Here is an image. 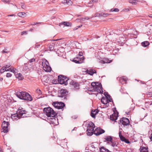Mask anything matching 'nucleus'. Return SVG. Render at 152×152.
Segmentation results:
<instances>
[{
	"label": "nucleus",
	"instance_id": "obj_1",
	"mask_svg": "<svg viewBox=\"0 0 152 152\" xmlns=\"http://www.w3.org/2000/svg\"><path fill=\"white\" fill-rule=\"evenodd\" d=\"M26 111L18 109L16 113L12 114L11 118L14 121H17L21 118L26 117Z\"/></svg>",
	"mask_w": 152,
	"mask_h": 152
},
{
	"label": "nucleus",
	"instance_id": "obj_2",
	"mask_svg": "<svg viewBox=\"0 0 152 152\" xmlns=\"http://www.w3.org/2000/svg\"><path fill=\"white\" fill-rule=\"evenodd\" d=\"M43 111L44 113L48 117H53V118H50L52 120L51 121L52 123L54 122V121L56 120L54 117L56 115V113L54 110L51 107H48L44 108Z\"/></svg>",
	"mask_w": 152,
	"mask_h": 152
},
{
	"label": "nucleus",
	"instance_id": "obj_3",
	"mask_svg": "<svg viewBox=\"0 0 152 152\" xmlns=\"http://www.w3.org/2000/svg\"><path fill=\"white\" fill-rule=\"evenodd\" d=\"M17 96L20 99L31 101L32 100L31 95L23 91H18L16 93Z\"/></svg>",
	"mask_w": 152,
	"mask_h": 152
},
{
	"label": "nucleus",
	"instance_id": "obj_4",
	"mask_svg": "<svg viewBox=\"0 0 152 152\" xmlns=\"http://www.w3.org/2000/svg\"><path fill=\"white\" fill-rule=\"evenodd\" d=\"M95 127L94 124L92 122H90L88 124L86 131V134L87 135L90 136L93 134Z\"/></svg>",
	"mask_w": 152,
	"mask_h": 152
},
{
	"label": "nucleus",
	"instance_id": "obj_5",
	"mask_svg": "<svg viewBox=\"0 0 152 152\" xmlns=\"http://www.w3.org/2000/svg\"><path fill=\"white\" fill-rule=\"evenodd\" d=\"M42 68L45 72H50L51 69V67L49 65V63L46 59L42 60Z\"/></svg>",
	"mask_w": 152,
	"mask_h": 152
},
{
	"label": "nucleus",
	"instance_id": "obj_6",
	"mask_svg": "<svg viewBox=\"0 0 152 152\" xmlns=\"http://www.w3.org/2000/svg\"><path fill=\"white\" fill-rule=\"evenodd\" d=\"M68 92L66 89H62L60 90L58 93V96L62 98L63 99H66Z\"/></svg>",
	"mask_w": 152,
	"mask_h": 152
},
{
	"label": "nucleus",
	"instance_id": "obj_7",
	"mask_svg": "<svg viewBox=\"0 0 152 152\" xmlns=\"http://www.w3.org/2000/svg\"><path fill=\"white\" fill-rule=\"evenodd\" d=\"M58 80L59 83L60 84H64L66 85L68 79L66 77L60 75L58 76Z\"/></svg>",
	"mask_w": 152,
	"mask_h": 152
},
{
	"label": "nucleus",
	"instance_id": "obj_8",
	"mask_svg": "<svg viewBox=\"0 0 152 152\" xmlns=\"http://www.w3.org/2000/svg\"><path fill=\"white\" fill-rule=\"evenodd\" d=\"M53 105L54 107L58 109H62L65 106L64 103L61 102H54L53 103Z\"/></svg>",
	"mask_w": 152,
	"mask_h": 152
},
{
	"label": "nucleus",
	"instance_id": "obj_9",
	"mask_svg": "<svg viewBox=\"0 0 152 152\" xmlns=\"http://www.w3.org/2000/svg\"><path fill=\"white\" fill-rule=\"evenodd\" d=\"M9 125L8 122L4 121L2 123L1 127L2 128L1 132L4 133L7 132L8 131V126Z\"/></svg>",
	"mask_w": 152,
	"mask_h": 152
},
{
	"label": "nucleus",
	"instance_id": "obj_10",
	"mask_svg": "<svg viewBox=\"0 0 152 152\" xmlns=\"http://www.w3.org/2000/svg\"><path fill=\"white\" fill-rule=\"evenodd\" d=\"M84 60L83 57L77 56L72 60V61L77 64H81L83 62Z\"/></svg>",
	"mask_w": 152,
	"mask_h": 152
},
{
	"label": "nucleus",
	"instance_id": "obj_11",
	"mask_svg": "<svg viewBox=\"0 0 152 152\" xmlns=\"http://www.w3.org/2000/svg\"><path fill=\"white\" fill-rule=\"evenodd\" d=\"M98 85L97 86L96 88H94V91H96L98 93L102 94L103 93L102 90V87L101 84L97 83Z\"/></svg>",
	"mask_w": 152,
	"mask_h": 152
},
{
	"label": "nucleus",
	"instance_id": "obj_12",
	"mask_svg": "<svg viewBox=\"0 0 152 152\" xmlns=\"http://www.w3.org/2000/svg\"><path fill=\"white\" fill-rule=\"evenodd\" d=\"M120 122L124 126L129 125V121L128 119L126 118H123L120 120Z\"/></svg>",
	"mask_w": 152,
	"mask_h": 152
},
{
	"label": "nucleus",
	"instance_id": "obj_13",
	"mask_svg": "<svg viewBox=\"0 0 152 152\" xmlns=\"http://www.w3.org/2000/svg\"><path fill=\"white\" fill-rule=\"evenodd\" d=\"M117 79L121 84L126 83L127 78L126 77L123 76L121 77L117 78Z\"/></svg>",
	"mask_w": 152,
	"mask_h": 152
},
{
	"label": "nucleus",
	"instance_id": "obj_14",
	"mask_svg": "<svg viewBox=\"0 0 152 152\" xmlns=\"http://www.w3.org/2000/svg\"><path fill=\"white\" fill-rule=\"evenodd\" d=\"M119 136L120 138L121 141H124L125 142H126V143H129V141L128 140H127V139H126V138H125V137H123L121 134V132L120 131L119 132Z\"/></svg>",
	"mask_w": 152,
	"mask_h": 152
},
{
	"label": "nucleus",
	"instance_id": "obj_15",
	"mask_svg": "<svg viewBox=\"0 0 152 152\" xmlns=\"http://www.w3.org/2000/svg\"><path fill=\"white\" fill-rule=\"evenodd\" d=\"M118 117V115L114 113L110 115V119L112 121H115L117 119Z\"/></svg>",
	"mask_w": 152,
	"mask_h": 152
},
{
	"label": "nucleus",
	"instance_id": "obj_16",
	"mask_svg": "<svg viewBox=\"0 0 152 152\" xmlns=\"http://www.w3.org/2000/svg\"><path fill=\"white\" fill-rule=\"evenodd\" d=\"M86 72L87 73L91 75H92L94 73H96V71L93 69H90L89 70L87 69L86 70Z\"/></svg>",
	"mask_w": 152,
	"mask_h": 152
},
{
	"label": "nucleus",
	"instance_id": "obj_17",
	"mask_svg": "<svg viewBox=\"0 0 152 152\" xmlns=\"http://www.w3.org/2000/svg\"><path fill=\"white\" fill-rule=\"evenodd\" d=\"M61 2L65 5H70L72 1L70 0H61Z\"/></svg>",
	"mask_w": 152,
	"mask_h": 152
},
{
	"label": "nucleus",
	"instance_id": "obj_18",
	"mask_svg": "<svg viewBox=\"0 0 152 152\" xmlns=\"http://www.w3.org/2000/svg\"><path fill=\"white\" fill-rule=\"evenodd\" d=\"M99 112L98 110H94V111L92 110L91 112V115L93 118H95L96 115Z\"/></svg>",
	"mask_w": 152,
	"mask_h": 152
},
{
	"label": "nucleus",
	"instance_id": "obj_19",
	"mask_svg": "<svg viewBox=\"0 0 152 152\" xmlns=\"http://www.w3.org/2000/svg\"><path fill=\"white\" fill-rule=\"evenodd\" d=\"M104 139L105 140L104 141H107L109 142H112L113 140L112 137L111 136H106L105 137Z\"/></svg>",
	"mask_w": 152,
	"mask_h": 152
},
{
	"label": "nucleus",
	"instance_id": "obj_20",
	"mask_svg": "<svg viewBox=\"0 0 152 152\" xmlns=\"http://www.w3.org/2000/svg\"><path fill=\"white\" fill-rule=\"evenodd\" d=\"M63 25L65 26H72V23L70 22H64L62 23H60V26L61 25Z\"/></svg>",
	"mask_w": 152,
	"mask_h": 152
},
{
	"label": "nucleus",
	"instance_id": "obj_21",
	"mask_svg": "<svg viewBox=\"0 0 152 152\" xmlns=\"http://www.w3.org/2000/svg\"><path fill=\"white\" fill-rule=\"evenodd\" d=\"M101 102L104 104H107L109 102L108 101L107 99L105 97H103L101 100Z\"/></svg>",
	"mask_w": 152,
	"mask_h": 152
},
{
	"label": "nucleus",
	"instance_id": "obj_22",
	"mask_svg": "<svg viewBox=\"0 0 152 152\" xmlns=\"http://www.w3.org/2000/svg\"><path fill=\"white\" fill-rule=\"evenodd\" d=\"M72 83L73 86L76 89H78L79 88V85L78 83L73 82Z\"/></svg>",
	"mask_w": 152,
	"mask_h": 152
},
{
	"label": "nucleus",
	"instance_id": "obj_23",
	"mask_svg": "<svg viewBox=\"0 0 152 152\" xmlns=\"http://www.w3.org/2000/svg\"><path fill=\"white\" fill-rule=\"evenodd\" d=\"M100 149V152H112L103 147H101Z\"/></svg>",
	"mask_w": 152,
	"mask_h": 152
},
{
	"label": "nucleus",
	"instance_id": "obj_24",
	"mask_svg": "<svg viewBox=\"0 0 152 152\" xmlns=\"http://www.w3.org/2000/svg\"><path fill=\"white\" fill-rule=\"evenodd\" d=\"M142 46L143 47H146L149 45V43L147 41H145L141 43Z\"/></svg>",
	"mask_w": 152,
	"mask_h": 152
},
{
	"label": "nucleus",
	"instance_id": "obj_25",
	"mask_svg": "<svg viewBox=\"0 0 152 152\" xmlns=\"http://www.w3.org/2000/svg\"><path fill=\"white\" fill-rule=\"evenodd\" d=\"M104 132H105L104 130H103V129H100L99 131V132H95L94 134L96 135L97 136V135H99L100 134H102V133H103Z\"/></svg>",
	"mask_w": 152,
	"mask_h": 152
},
{
	"label": "nucleus",
	"instance_id": "obj_26",
	"mask_svg": "<svg viewBox=\"0 0 152 152\" xmlns=\"http://www.w3.org/2000/svg\"><path fill=\"white\" fill-rule=\"evenodd\" d=\"M15 70H17L15 69L14 68L11 67L10 68L7 69L6 70L7 71H10L12 72H13V73L15 72Z\"/></svg>",
	"mask_w": 152,
	"mask_h": 152
},
{
	"label": "nucleus",
	"instance_id": "obj_27",
	"mask_svg": "<svg viewBox=\"0 0 152 152\" xmlns=\"http://www.w3.org/2000/svg\"><path fill=\"white\" fill-rule=\"evenodd\" d=\"M140 152H148V148L144 147H141Z\"/></svg>",
	"mask_w": 152,
	"mask_h": 152
},
{
	"label": "nucleus",
	"instance_id": "obj_28",
	"mask_svg": "<svg viewBox=\"0 0 152 152\" xmlns=\"http://www.w3.org/2000/svg\"><path fill=\"white\" fill-rule=\"evenodd\" d=\"M100 62L102 63H110L111 62V61H110L108 59H105L104 60H101Z\"/></svg>",
	"mask_w": 152,
	"mask_h": 152
},
{
	"label": "nucleus",
	"instance_id": "obj_29",
	"mask_svg": "<svg viewBox=\"0 0 152 152\" xmlns=\"http://www.w3.org/2000/svg\"><path fill=\"white\" fill-rule=\"evenodd\" d=\"M25 15L26 13L24 12H20L18 13V16L21 17H23Z\"/></svg>",
	"mask_w": 152,
	"mask_h": 152
},
{
	"label": "nucleus",
	"instance_id": "obj_30",
	"mask_svg": "<svg viewBox=\"0 0 152 152\" xmlns=\"http://www.w3.org/2000/svg\"><path fill=\"white\" fill-rule=\"evenodd\" d=\"M119 40H120L118 42H119V43L121 44V45H122L124 43V39L123 37H121V39H119Z\"/></svg>",
	"mask_w": 152,
	"mask_h": 152
},
{
	"label": "nucleus",
	"instance_id": "obj_31",
	"mask_svg": "<svg viewBox=\"0 0 152 152\" xmlns=\"http://www.w3.org/2000/svg\"><path fill=\"white\" fill-rule=\"evenodd\" d=\"M49 48L50 49V50H52L54 48L53 47V43H52L51 44H50L49 45Z\"/></svg>",
	"mask_w": 152,
	"mask_h": 152
},
{
	"label": "nucleus",
	"instance_id": "obj_32",
	"mask_svg": "<svg viewBox=\"0 0 152 152\" xmlns=\"http://www.w3.org/2000/svg\"><path fill=\"white\" fill-rule=\"evenodd\" d=\"M119 11V10L117 8L111 9L110 11V12H118Z\"/></svg>",
	"mask_w": 152,
	"mask_h": 152
},
{
	"label": "nucleus",
	"instance_id": "obj_33",
	"mask_svg": "<svg viewBox=\"0 0 152 152\" xmlns=\"http://www.w3.org/2000/svg\"><path fill=\"white\" fill-rule=\"evenodd\" d=\"M129 3H132L133 4H137L136 0H128Z\"/></svg>",
	"mask_w": 152,
	"mask_h": 152
},
{
	"label": "nucleus",
	"instance_id": "obj_34",
	"mask_svg": "<svg viewBox=\"0 0 152 152\" xmlns=\"http://www.w3.org/2000/svg\"><path fill=\"white\" fill-rule=\"evenodd\" d=\"M17 77L20 80H22L23 78L22 74L20 73H18L17 75Z\"/></svg>",
	"mask_w": 152,
	"mask_h": 152
},
{
	"label": "nucleus",
	"instance_id": "obj_35",
	"mask_svg": "<svg viewBox=\"0 0 152 152\" xmlns=\"http://www.w3.org/2000/svg\"><path fill=\"white\" fill-rule=\"evenodd\" d=\"M97 83H96L95 82H93L91 83V85L93 87L95 88L98 85Z\"/></svg>",
	"mask_w": 152,
	"mask_h": 152
},
{
	"label": "nucleus",
	"instance_id": "obj_36",
	"mask_svg": "<svg viewBox=\"0 0 152 152\" xmlns=\"http://www.w3.org/2000/svg\"><path fill=\"white\" fill-rule=\"evenodd\" d=\"M7 69H6V67H3L0 70V72L1 73H3L5 71H6Z\"/></svg>",
	"mask_w": 152,
	"mask_h": 152
},
{
	"label": "nucleus",
	"instance_id": "obj_37",
	"mask_svg": "<svg viewBox=\"0 0 152 152\" xmlns=\"http://www.w3.org/2000/svg\"><path fill=\"white\" fill-rule=\"evenodd\" d=\"M28 69V67L27 64H24V66L23 67V69L25 70H26Z\"/></svg>",
	"mask_w": 152,
	"mask_h": 152
},
{
	"label": "nucleus",
	"instance_id": "obj_38",
	"mask_svg": "<svg viewBox=\"0 0 152 152\" xmlns=\"http://www.w3.org/2000/svg\"><path fill=\"white\" fill-rule=\"evenodd\" d=\"M36 92L39 95H41L42 94V92L39 89H37L36 90Z\"/></svg>",
	"mask_w": 152,
	"mask_h": 152
},
{
	"label": "nucleus",
	"instance_id": "obj_39",
	"mask_svg": "<svg viewBox=\"0 0 152 152\" xmlns=\"http://www.w3.org/2000/svg\"><path fill=\"white\" fill-rule=\"evenodd\" d=\"M105 97L107 99L109 102H111L113 101L112 99L111 98V97L110 95L109 97L107 96Z\"/></svg>",
	"mask_w": 152,
	"mask_h": 152
},
{
	"label": "nucleus",
	"instance_id": "obj_40",
	"mask_svg": "<svg viewBox=\"0 0 152 152\" xmlns=\"http://www.w3.org/2000/svg\"><path fill=\"white\" fill-rule=\"evenodd\" d=\"M1 1L5 3L9 4L10 1V0H2Z\"/></svg>",
	"mask_w": 152,
	"mask_h": 152
},
{
	"label": "nucleus",
	"instance_id": "obj_41",
	"mask_svg": "<svg viewBox=\"0 0 152 152\" xmlns=\"http://www.w3.org/2000/svg\"><path fill=\"white\" fill-rule=\"evenodd\" d=\"M89 19V18L88 17H86L85 18H80V20H81L82 21H84L85 20H88Z\"/></svg>",
	"mask_w": 152,
	"mask_h": 152
},
{
	"label": "nucleus",
	"instance_id": "obj_42",
	"mask_svg": "<svg viewBox=\"0 0 152 152\" xmlns=\"http://www.w3.org/2000/svg\"><path fill=\"white\" fill-rule=\"evenodd\" d=\"M109 15V14L108 13H102V14L101 15H102V16L103 17H106L108 15Z\"/></svg>",
	"mask_w": 152,
	"mask_h": 152
},
{
	"label": "nucleus",
	"instance_id": "obj_43",
	"mask_svg": "<svg viewBox=\"0 0 152 152\" xmlns=\"http://www.w3.org/2000/svg\"><path fill=\"white\" fill-rule=\"evenodd\" d=\"M112 144H111V145L113 147H115V146H117V145H116V142H112H112H110Z\"/></svg>",
	"mask_w": 152,
	"mask_h": 152
},
{
	"label": "nucleus",
	"instance_id": "obj_44",
	"mask_svg": "<svg viewBox=\"0 0 152 152\" xmlns=\"http://www.w3.org/2000/svg\"><path fill=\"white\" fill-rule=\"evenodd\" d=\"M12 75L10 73H8L7 74L6 77H10Z\"/></svg>",
	"mask_w": 152,
	"mask_h": 152
},
{
	"label": "nucleus",
	"instance_id": "obj_45",
	"mask_svg": "<svg viewBox=\"0 0 152 152\" xmlns=\"http://www.w3.org/2000/svg\"><path fill=\"white\" fill-rule=\"evenodd\" d=\"M102 14V13H97L96 14V15L95 16L96 17V16H97V17H100V16H102V15H101V14Z\"/></svg>",
	"mask_w": 152,
	"mask_h": 152
},
{
	"label": "nucleus",
	"instance_id": "obj_46",
	"mask_svg": "<svg viewBox=\"0 0 152 152\" xmlns=\"http://www.w3.org/2000/svg\"><path fill=\"white\" fill-rule=\"evenodd\" d=\"M104 95L105 97L107 96L109 97V95L108 93L106 92H105L104 93Z\"/></svg>",
	"mask_w": 152,
	"mask_h": 152
},
{
	"label": "nucleus",
	"instance_id": "obj_47",
	"mask_svg": "<svg viewBox=\"0 0 152 152\" xmlns=\"http://www.w3.org/2000/svg\"><path fill=\"white\" fill-rule=\"evenodd\" d=\"M83 53L82 52H80L79 53V56H83Z\"/></svg>",
	"mask_w": 152,
	"mask_h": 152
},
{
	"label": "nucleus",
	"instance_id": "obj_48",
	"mask_svg": "<svg viewBox=\"0 0 152 152\" xmlns=\"http://www.w3.org/2000/svg\"><path fill=\"white\" fill-rule=\"evenodd\" d=\"M7 50V49H6L5 48L3 51H2V53H7L8 52L6 51Z\"/></svg>",
	"mask_w": 152,
	"mask_h": 152
},
{
	"label": "nucleus",
	"instance_id": "obj_49",
	"mask_svg": "<svg viewBox=\"0 0 152 152\" xmlns=\"http://www.w3.org/2000/svg\"><path fill=\"white\" fill-rule=\"evenodd\" d=\"M35 61V59L34 58H32L29 60L30 63L34 62Z\"/></svg>",
	"mask_w": 152,
	"mask_h": 152
},
{
	"label": "nucleus",
	"instance_id": "obj_50",
	"mask_svg": "<svg viewBox=\"0 0 152 152\" xmlns=\"http://www.w3.org/2000/svg\"><path fill=\"white\" fill-rule=\"evenodd\" d=\"M137 31H134L133 34H132V35H136L137 34Z\"/></svg>",
	"mask_w": 152,
	"mask_h": 152
},
{
	"label": "nucleus",
	"instance_id": "obj_51",
	"mask_svg": "<svg viewBox=\"0 0 152 152\" xmlns=\"http://www.w3.org/2000/svg\"><path fill=\"white\" fill-rule=\"evenodd\" d=\"M10 66V64H8L6 65V66L5 67H6V69L7 68H9Z\"/></svg>",
	"mask_w": 152,
	"mask_h": 152
},
{
	"label": "nucleus",
	"instance_id": "obj_52",
	"mask_svg": "<svg viewBox=\"0 0 152 152\" xmlns=\"http://www.w3.org/2000/svg\"><path fill=\"white\" fill-rule=\"evenodd\" d=\"M21 7L23 9H26V7L24 6V5H21Z\"/></svg>",
	"mask_w": 152,
	"mask_h": 152
},
{
	"label": "nucleus",
	"instance_id": "obj_53",
	"mask_svg": "<svg viewBox=\"0 0 152 152\" xmlns=\"http://www.w3.org/2000/svg\"><path fill=\"white\" fill-rule=\"evenodd\" d=\"M26 33V32L25 31H23V32H21V35H23L24 34H25V33Z\"/></svg>",
	"mask_w": 152,
	"mask_h": 152
},
{
	"label": "nucleus",
	"instance_id": "obj_54",
	"mask_svg": "<svg viewBox=\"0 0 152 152\" xmlns=\"http://www.w3.org/2000/svg\"><path fill=\"white\" fill-rule=\"evenodd\" d=\"M91 147L92 148H95V147L94 145H93V143H92V144L91 145Z\"/></svg>",
	"mask_w": 152,
	"mask_h": 152
},
{
	"label": "nucleus",
	"instance_id": "obj_55",
	"mask_svg": "<svg viewBox=\"0 0 152 152\" xmlns=\"http://www.w3.org/2000/svg\"><path fill=\"white\" fill-rule=\"evenodd\" d=\"M40 46L39 45H35V48H38Z\"/></svg>",
	"mask_w": 152,
	"mask_h": 152
},
{
	"label": "nucleus",
	"instance_id": "obj_56",
	"mask_svg": "<svg viewBox=\"0 0 152 152\" xmlns=\"http://www.w3.org/2000/svg\"><path fill=\"white\" fill-rule=\"evenodd\" d=\"M82 25H80V26H77V27L78 28H79L81 27H82Z\"/></svg>",
	"mask_w": 152,
	"mask_h": 152
},
{
	"label": "nucleus",
	"instance_id": "obj_57",
	"mask_svg": "<svg viewBox=\"0 0 152 152\" xmlns=\"http://www.w3.org/2000/svg\"><path fill=\"white\" fill-rule=\"evenodd\" d=\"M77 29H78V28L77 27V26L76 27L74 28L73 30H75Z\"/></svg>",
	"mask_w": 152,
	"mask_h": 152
},
{
	"label": "nucleus",
	"instance_id": "obj_58",
	"mask_svg": "<svg viewBox=\"0 0 152 152\" xmlns=\"http://www.w3.org/2000/svg\"><path fill=\"white\" fill-rule=\"evenodd\" d=\"M76 20L78 22H80V21H81L80 20V19H76Z\"/></svg>",
	"mask_w": 152,
	"mask_h": 152
},
{
	"label": "nucleus",
	"instance_id": "obj_59",
	"mask_svg": "<svg viewBox=\"0 0 152 152\" xmlns=\"http://www.w3.org/2000/svg\"><path fill=\"white\" fill-rule=\"evenodd\" d=\"M94 0H91V1L89 3L90 4V3H93L94 2Z\"/></svg>",
	"mask_w": 152,
	"mask_h": 152
},
{
	"label": "nucleus",
	"instance_id": "obj_60",
	"mask_svg": "<svg viewBox=\"0 0 152 152\" xmlns=\"http://www.w3.org/2000/svg\"><path fill=\"white\" fill-rule=\"evenodd\" d=\"M150 139L151 140V141H152V134L151 135V136L150 137Z\"/></svg>",
	"mask_w": 152,
	"mask_h": 152
},
{
	"label": "nucleus",
	"instance_id": "obj_61",
	"mask_svg": "<svg viewBox=\"0 0 152 152\" xmlns=\"http://www.w3.org/2000/svg\"><path fill=\"white\" fill-rule=\"evenodd\" d=\"M14 15L12 14V15H8V16H13Z\"/></svg>",
	"mask_w": 152,
	"mask_h": 152
},
{
	"label": "nucleus",
	"instance_id": "obj_62",
	"mask_svg": "<svg viewBox=\"0 0 152 152\" xmlns=\"http://www.w3.org/2000/svg\"><path fill=\"white\" fill-rule=\"evenodd\" d=\"M36 23H34H34H33L31 25H36Z\"/></svg>",
	"mask_w": 152,
	"mask_h": 152
},
{
	"label": "nucleus",
	"instance_id": "obj_63",
	"mask_svg": "<svg viewBox=\"0 0 152 152\" xmlns=\"http://www.w3.org/2000/svg\"><path fill=\"white\" fill-rule=\"evenodd\" d=\"M149 17L152 18V14L150 15H149Z\"/></svg>",
	"mask_w": 152,
	"mask_h": 152
},
{
	"label": "nucleus",
	"instance_id": "obj_64",
	"mask_svg": "<svg viewBox=\"0 0 152 152\" xmlns=\"http://www.w3.org/2000/svg\"><path fill=\"white\" fill-rule=\"evenodd\" d=\"M3 80V78H0V81H1Z\"/></svg>",
	"mask_w": 152,
	"mask_h": 152
}]
</instances>
